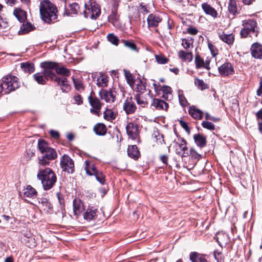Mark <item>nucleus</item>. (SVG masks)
<instances>
[{"label":"nucleus","instance_id":"39","mask_svg":"<svg viewBox=\"0 0 262 262\" xmlns=\"http://www.w3.org/2000/svg\"><path fill=\"white\" fill-rule=\"evenodd\" d=\"M116 116V113L111 109L106 108L103 113L104 118L107 121L115 119Z\"/></svg>","mask_w":262,"mask_h":262},{"label":"nucleus","instance_id":"26","mask_svg":"<svg viewBox=\"0 0 262 262\" xmlns=\"http://www.w3.org/2000/svg\"><path fill=\"white\" fill-rule=\"evenodd\" d=\"M178 56L182 60L185 61L190 62L193 59L192 53L189 50L187 51L180 50L178 53Z\"/></svg>","mask_w":262,"mask_h":262},{"label":"nucleus","instance_id":"64","mask_svg":"<svg viewBox=\"0 0 262 262\" xmlns=\"http://www.w3.org/2000/svg\"><path fill=\"white\" fill-rule=\"evenodd\" d=\"M71 9L72 10V13L76 14L77 13L78 5L76 3H73L70 5Z\"/></svg>","mask_w":262,"mask_h":262},{"label":"nucleus","instance_id":"47","mask_svg":"<svg viewBox=\"0 0 262 262\" xmlns=\"http://www.w3.org/2000/svg\"><path fill=\"white\" fill-rule=\"evenodd\" d=\"M97 180L101 184H104L105 182V179L102 172L97 170L94 174Z\"/></svg>","mask_w":262,"mask_h":262},{"label":"nucleus","instance_id":"9","mask_svg":"<svg viewBox=\"0 0 262 262\" xmlns=\"http://www.w3.org/2000/svg\"><path fill=\"white\" fill-rule=\"evenodd\" d=\"M174 147L176 153L177 155H181L183 157H186L188 155L186 141L183 138H179L174 142Z\"/></svg>","mask_w":262,"mask_h":262},{"label":"nucleus","instance_id":"61","mask_svg":"<svg viewBox=\"0 0 262 262\" xmlns=\"http://www.w3.org/2000/svg\"><path fill=\"white\" fill-rule=\"evenodd\" d=\"M138 10L140 12L145 14H147L149 12L147 7L146 5H144L143 4H140L139 8Z\"/></svg>","mask_w":262,"mask_h":262},{"label":"nucleus","instance_id":"44","mask_svg":"<svg viewBox=\"0 0 262 262\" xmlns=\"http://www.w3.org/2000/svg\"><path fill=\"white\" fill-rule=\"evenodd\" d=\"M228 10L233 14L237 12V6L235 0H230L228 4Z\"/></svg>","mask_w":262,"mask_h":262},{"label":"nucleus","instance_id":"41","mask_svg":"<svg viewBox=\"0 0 262 262\" xmlns=\"http://www.w3.org/2000/svg\"><path fill=\"white\" fill-rule=\"evenodd\" d=\"M55 70L57 74L63 75L64 76H68L70 74V71H69V70H68L64 67L58 66L57 63H56Z\"/></svg>","mask_w":262,"mask_h":262},{"label":"nucleus","instance_id":"50","mask_svg":"<svg viewBox=\"0 0 262 262\" xmlns=\"http://www.w3.org/2000/svg\"><path fill=\"white\" fill-rule=\"evenodd\" d=\"M50 160V159H48V158L43 155L39 159V168H40L41 166H45L48 165Z\"/></svg>","mask_w":262,"mask_h":262},{"label":"nucleus","instance_id":"46","mask_svg":"<svg viewBox=\"0 0 262 262\" xmlns=\"http://www.w3.org/2000/svg\"><path fill=\"white\" fill-rule=\"evenodd\" d=\"M135 99L137 103L141 105L142 106L144 107L147 104L146 99L141 96V94L136 95Z\"/></svg>","mask_w":262,"mask_h":262},{"label":"nucleus","instance_id":"55","mask_svg":"<svg viewBox=\"0 0 262 262\" xmlns=\"http://www.w3.org/2000/svg\"><path fill=\"white\" fill-rule=\"evenodd\" d=\"M123 42L125 47L133 51H137L136 45L134 42L126 40H123Z\"/></svg>","mask_w":262,"mask_h":262},{"label":"nucleus","instance_id":"32","mask_svg":"<svg viewBox=\"0 0 262 262\" xmlns=\"http://www.w3.org/2000/svg\"><path fill=\"white\" fill-rule=\"evenodd\" d=\"M97 209L94 208H88L84 213V219L86 220H91L97 215Z\"/></svg>","mask_w":262,"mask_h":262},{"label":"nucleus","instance_id":"40","mask_svg":"<svg viewBox=\"0 0 262 262\" xmlns=\"http://www.w3.org/2000/svg\"><path fill=\"white\" fill-rule=\"evenodd\" d=\"M50 147L48 146L47 142L43 140H39L38 142V148L41 153H44L49 149Z\"/></svg>","mask_w":262,"mask_h":262},{"label":"nucleus","instance_id":"58","mask_svg":"<svg viewBox=\"0 0 262 262\" xmlns=\"http://www.w3.org/2000/svg\"><path fill=\"white\" fill-rule=\"evenodd\" d=\"M118 15H117L116 12L113 11L112 14H111L109 17V21L114 24L115 21H116L118 19Z\"/></svg>","mask_w":262,"mask_h":262},{"label":"nucleus","instance_id":"14","mask_svg":"<svg viewBox=\"0 0 262 262\" xmlns=\"http://www.w3.org/2000/svg\"><path fill=\"white\" fill-rule=\"evenodd\" d=\"M252 57L257 59H262V45L258 43H254L250 48Z\"/></svg>","mask_w":262,"mask_h":262},{"label":"nucleus","instance_id":"51","mask_svg":"<svg viewBox=\"0 0 262 262\" xmlns=\"http://www.w3.org/2000/svg\"><path fill=\"white\" fill-rule=\"evenodd\" d=\"M202 126L207 129L213 130L215 129L214 125L210 122L204 121L202 122Z\"/></svg>","mask_w":262,"mask_h":262},{"label":"nucleus","instance_id":"21","mask_svg":"<svg viewBox=\"0 0 262 262\" xmlns=\"http://www.w3.org/2000/svg\"><path fill=\"white\" fill-rule=\"evenodd\" d=\"M83 210V204L81 201L79 199H74L73 201L74 214L78 216L82 212Z\"/></svg>","mask_w":262,"mask_h":262},{"label":"nucleus","instance_id":"3","mask_svg":"<svg viewBox=\"0 0 262 262\" xmlns=\"http://www.w3.org/2000/svg\"><path fill=\"white\" fill-rule=\"evenodd\" d=\"M18 78L15 76L7 75L2 79L1 85L5 93L15 91L19 87Z\"/></svg>","mask_w":262,"mask_h":262},{"label":"nucleus","instance_id":"54","mask_svg":"<svg viewBox=\"0 0 262 262\" xmlns=\"http://www.w3.org/2000/svg\"><path fill=\"white\" fill-rule=\"evenodd\" d=\"M179 100L180 104L182 106H186L188 104L186 98L182 93H179Z\"/></svg>","mask_w":262,"mask_h":262},{"label":"nucleus","instance_id":"22","mask_svg":"<svg viewBox=\"0 0 262 262\" xmlns=\"http://www.w3.org/2000/svg\"><path fill=\"white\" fill-rule=\"evenodd\" d=\"M202 8L204 12L209 15L213 18H216L217 16V12L214 8L212 7L210 5L207 3H204L202 4Z\"/></svg>","mask_w":262,"mask_h":262},{"label":"nucleus","instance_id":"43","mask_svg":"<svg viewBox=\"0 0 262 262\" xmlns=\"http://www.w3.org/2000/svg\"><path fill=\"white\" fill-rule=\"evenodd\" d=\"M42 154L44 156L51 160L55 159L57 156L56 151L52 148H50L47 151Z\"/></svg>","mask_w":262,"mask_h":262},{"label":"nucleus","instance_id":"12","mask_svg":"<svg viewBox=\"0 0 262 262\" xmlns=\"http://www.w3.org/2000/svg\"><path fill=\"white\" fill-rule=\"evenodd\" d=\"M116 92L112 91L101 90L99 93V96L102 99H104L106 102H113L116 98Z\"/></svg>","mask_w":262,"mask_h":262},{"label":"nucleus","instance_id":"4","mask_svg":"<svg viewBox=\"0 0 262 262\" xmlns=\"http://www.w3.org/2000/svg\"><path fill=\"white\" fill-rule=\"evenodd\" d=\"M85 9L84 15L86 18L96 19L100 14V9L95 2L90 1L89 4H85Z\"/></svg>","mask_w":262,"mask_h":262},{"label":"nucleus","instance_id":"27","mask_svg":"<svg viewBox=\"0 0 262 262\" xmlns=\"http://www.w3.org/2000/svg\"><path fill=\"white\" fill-rule=\"evenodd\" d=\"M13 14L20 22H24L27 19L26 11L20 8H15L13 11Z\"/></svg>","mask_w":262,"mask_h":262},{"label":"nucleus","instance_id":"45","mask_svg":"<svg viewBox=\"0 0 262 262\" xmlns=\"http://www.w3.org/2000/svg\"><path fill=\"white\" fill-rule=\"evenodd\" d=\"M195 84L201 90H204L208 88V85L203 80L196 79L194 81Z\"/></svg>","mask_w":262,"mask_h":262},{"label":"nucleus","instance_id":"36","mask_svg":"<svg viewBox=\"0 0 262 262\" xmlns=\"http://www.w3.org/2000/svg\"><path fill=\"white\" fill-rule=\"evenodd\" d=\"M33 29V27L32 25L30 23L27 22L21 25L18 31V34L20 35L25 34Z\"/></svg>","mask_w":262,"mask_h":262},{"label":"nucleus","instance_id":"49","mask_svg":"<svg viewBox=\"0 0 262 262\" xmlns=\"http://www.w3.org/2000/svg\"><path fill=\"white\" fill-rule=\"evenodd\" d=\"M108 40L114 45H118L119 39L118 37L113 33L108 34L107 36Z\"/></svg>","mask_w":262,"mask_h":262},{"label":"nucleus","instance_id":"30","mask_svg":"<svg viewBox=\"0 0 262 262\" xmlns=\"http://www.w3.org/2000/svg\"><path fill=\"white\" fill-rule=\"evenodd\" d=\"M127 153L129 157L137 159L139 158L140 152L136 145L129 146L127 149Z\"/></svg>","mask_w":262,"mask_h":262},{"label":"nucleus","instance_id":"18","mask_svg":"<svg viewBox=\"0 0 262 262\" xmlns=\"http://www.w3.org/2000/svg\"><path fill=\"white\" fill-rule=\"evenodd\" d=\"M195 67L197 69L204 68L207 70L210 69L209 67L210 60L207 59L205 61L199 55H196L195 58Z\"/></svg>","mask_w":262,"mask_h":262},{"label":"nucleus","instance_id":"13","mask_svg":"<svg viewBox=\"0 0 262 262\" xmlns=\"http://www.w3.org/2000/svg\"><path fill=\"white\" fill-rule=\"evenodd\" d=\"M219 72L222 76H228L232 75L234 73V69L229 62H225L218 68Z\"/></svg>","mask_w":262,"mask_h":262},{"label":"nucleus","instance_id":"59","mask_svg":"<svg viewBox=\"0 0 262 262\" xmlns=\"http://www.w3.org/2000/svg\"><path fill=\"white\" fill-rule=\"evenodd\" d=\"M200 254L197 252H192L190 254V259L192 262H198L199 257L200 256Z\"/></svg>","mask_w":262,"mask_h":262},{"label":"nucleus","instance_id":"23","mask_svg":"<svg viewBox=\"0 0 262 262\" xmlns=\"http://www.w3.org/2000/svg\"><path fill=\"white\" fill-rule=\"evenodd\" d=\"M37 192L36 190L31 185H27L24 189L23 197L35 198L37 196Z\"/></svg>","mask_w":262,"mask_h":262},{"label":"nucleus","instance_id":"53","mask_svg":"<svg viewBox=\"0 0 262 262\" xmlns=\"http://www.w3.org/2000/svg\"><path fill=\"white\" fill-rule=\"evenodd\" d=\"M75 87L77 90H80L83 89V84L82 81L78 79H75L72 78Z\"/></svg>","mask_w":262,"mask_h":262},{"label":"nucleus","instance_id":"25","mask_svg":"<svg viewBox=\"0 0 262 262\" xmlns=\"http://www.w3.org/2000/svg\"><path fill=\"white\" fill-rule=\"evenodd\" d=\"M137 92L142 94L146 90L145 83L141 79H137L135 81L133 86H132Z\"/></svg>","mask_w":262,"mask_h":262},{"label":"nucleus","instance_id":"62","mask_svg":"<svg viewBox=\"0 0 262 262\" xmlns=\"http://www.w3.org/2000/svg\"><path fill=\"white\" fill-rule=\"evenodd\" d=\"M74 99L75 103L79 105L82 103V99L80 95H77L74 96Z\"/></svg>","mask_w":262,"mask_h":262},{"label":"nucleus","instance_id":"15","mask_svg":"<svg viewBox=\"0 0 262 262\" xmlns=\"http://www.w3.org/2000/svg\"><path fill=\"white\" fill-rule=\"evenodd\" d=\"M123 109L126 114H132L134 113L136 110V106L130 97H127L124 103Z\"/></svg>","mask_w":262,"mask_h":262},{"label":"nucleus","instance_id":"52","mask_svg":"<svg viewBox=\"0 0 262 262\" xmlns=\"http://www.w3.org/2000/svg\"><path fill=\"white\" fill-rule=\"evenodd\" d=\"M125 75L127 83L131 87L133 86L136 80H134L132 74L130 73L125 71Z\"/></svg>","mask_w":262,"mask_h":262},{"label":"nucleus","instance_id":"37","mask_svg":"<svg viewBox=\"0 0 262 262\" xmlns=\"http://www.w3.org/2000/svg\"><path fill=\"white\" fill-rule=\"evenodd\" d=\"M108 82L107 77L105 75L100 74L97 79V84L100 87H105Z\"/></svg>","mask_w":262,"mask_h":262},{"label":"nucleus","instance_id":"34","mask_svg":"<svg viewBox=\"0 0 262 262\" xmlns=\"http://www.w3.org/2000/svg\"><path fill=\"white\" fill-rule=\"evenodd\" d=\"M94 130L97 135L103 136L106 134L107 129L104 124L98 123L94 127Z\"/></svg>","mask_w":262,"mask_h":262},{"label":"nucleus","instance_id":"24","mask_svg":"<svg viewBox=\"0 0 262 262\" xmlns=\"http://www.w3.org/2000/svg\"><path fill=\"white\" fill-rule=\"evenodd\" d=\"M151 105L159 110H164L166 111L168 107L167 103L159 99H154Z\"/></svg>","mask_w":262,"mask_h":262},{"label":"nucleus","instance_id":"16","mask_svg":"<svg viewBox=\"0 0 262 262\" xmlns=\"http://www.w3.org/2000/svg\"><path fill=\"white\" fill-rule=\"evenodd\" d=\"M38 207L43 210L45 212H49L52 209V205L49 200L46 198H38Z\"/></svg>","mask_w":262,"mask_h":262},{"label":"nucleus","instance_id":"29","mask_svg":"<svg viewBox=\"0 0 262 262\" xmlns=\"http://www.w3.org/2000/svg\"><path fill=\"white\" fill-rule=\"evenodd\" d=\"M189 113L195 119H201L203 118V112L194 106L190 107Z\"/></svg>","mask_w":262,"mask_h":262},{"label":"nucleus","instance_id":"57","mask_svg":"<svg viewBox=\"0 0 262 262\" xmlns=\"http://www.w3.org/2000/svg\"><path fill=\"white\" fill-rule=\"evenodd\" d=\"M190 155L191 157L198 161L201 158V155L199 154L194 149H190Z\"/></svg>","mask_w":262,"mask_h":262},{"label":"nucleus","instance_id":"10","mask_svg":"<svg viewBox=\"0 0 262 262\" xmlns=\"http://www.w3.org/2000/svg\"><path fill=\"white\" fill-rule=\"evenodd\" d=\"M126 130L129 138L135 140L139 136V130L138 126L136 123L129 122L126 126Z\"/></svg>","mask_w":262,"mask_h":262},{"label":"nucleus","instance_id":"11","mask_svg":"<svg viewBox=\"0 0 262 262\" xmlns=\"http://www.w3.org/2000/svg\"><path fill=\"white\" fill-rule=\"evenodd\" d=\"M162 18L159 14H150L147 18V27L149 29L156 28L162 21Z\"/></svg>","mask_w":262,"mask_h":262},{"label":"nucleus","instance_id":"1","mask_svg":"<svg viewBox=\"0 0 262 262\" xmlns=\"http://www.w3.org/2000/svg\"><path fill=\"white\" fill-rule=\"evenodd\" d=\"M39 11L42 20L46 23H52L57 19V8L49 0L40 1Z\"/></svg>","mask_w":262,"mask_h":262},{"label":"nucleus","instance_id":"19","mask_svg":"<svg viewBox=\"0 0 262 262\" xmlns=\"http://www.w3.org/2000/svg\"><path fill=\"white\" fill-rule=\"evenodd\" d=\"M215 238L221 246L226 245L229 242L228 235L223 232H219L215 235Z\"/></svg>","mask_w":262,"mask_h":262},{"label":"nucleus","instance_id":"2","mask_svg":"<svg viewBox=\"0 0 262 262\" xmlns=\"http://www.w3.org/2000/svg\"><path fill=\"white\" fill-rule=\"evenodd\" d=\"M37 179L41 182L44 190L51 189L55 184L57 178L54 172L49 168H39L37 174Z\"/></svg>","mask_w":262,"mask_h":262},{"label":"nucleus","instance_id":"33","mask_svg":"<svg viewBox=\"0 0 262 262\" xmlns=\"http://www.w3.org/2000/svg\"><path fill=\"white\" fill-rule=\"evenodd\" d=\"M84 164L85 170L88 175H94L95 173L98 170L96 169L95 165L93 163H91L89 161H85Z\"/></svg>","mask_w":262,"mask_h":262},{"label":"nucleus","instance_id":"8","mask_svg":"<svg viewBox=\"0 0 262 262\" xmlns=\"http://www.w3.org/2000/svg\"><path fill=\"white\" fill-rule=\"evenodd\" d=\"M60 166L63 171L72 173L74 170V164L72 159L64 155L60 160Z\"/></svg>","mask_w":262,"mask_h":262},{"label":"nucleus","instance_id":"42","mask_svg":"<svg viewBox=\"0 0 262 262\" xmlns=\"http://www.w3.org/2000/svg\"><path fill=\"white\" fill-rule=\"evenodd\" d=\"M20 67L24 72L29 73H31L34 71V65L28 62L21 63Z\"/></svg>","mask_w":262,"mask_h":262},{"label":"nucleus","instance_id":"28","mask_svg":"<svg viewBox=\"0 0 262 262\" xmlns=\"http://www.w3.org/2000/svg\"><path fill=\"white\" fill-rule=\"evenodd\" d=\"M193 139L197 146L200 147H204L206 144V139L202 134H195L193 136Z\"/></svg>","mask_w":262,"mask_h":262},{"label":"nucleus","instance_id":"5","mask_svg":"<svg viewBox=\"0 0 262 262\" xmlns=\"http://www.w3.org/2000/svg\"><path fill=\"white\" fill-rule=\"evenodd\" d=\"M256 23L253 20H248L243 21V28L241 31V35L243 37H247L248 35L252 36V34H255V29Z\"/></svg>","mask_w":262,"mask_h":262},{"label":"nucleus","instance_id":"17","mask_svg":"<svg viewBox=\"0 0 262 262\" xmlns=\"http://www.w3.org/2000/svg\"><path fill=\"white\" fill-rule=\"evenodd\" d=\"M220 39L228 45H232L234 41V35L232 34H226L224 32H218Z\"/></svg>","mask_w":262,"mask_h":262},{"label":"nucleus","instance_id":"31","mask_svg":"<svg viewBox=\"0 0 262 262\" xmlns=\"http://www.w3.org/2000/svg\"><path fill=\"white\" fill-rule=\"evenodd\" d=\"M163 92L162 97L167 100H170L172 99V91L170 87L168 86H163L160 89Z\"/></svg>","mask_w":262,"mask_h":262},{"label":"nucleus","instance_id":"60","mask_svg":"<svg viewBox=\"0 0 262 262\" xmlns=\"http://www.w3.org/2000/svg\"><path fill=\"white\" fill-rule=\"evenodd\" d=\"M208 47L213 57H215L218 54V50L211 43L208 44Z\"/></svg>","mask_w":262,"mask_h":262},{"label":"nucleus","instance_id":"20","mask_svg":"<svg viewBox=\"0 0 262 262\" xmlns=\"http://www.w3.org/2000/svg\"><path fill=\"white\" fill-rule=\"evenodd\" d=\"M54 81L56 82L61 86L63 92H67L70 90V86L68 84L67 79L66 78H60L55 77Z\"/></svg>","mask_w":262,"mask_h":262},{"label":"nucleus","instance_id":"35","mask_svg":"<svg viewBox=\"0 0 262 262\" xmlns=\"http://www.w3.org/2000/svg\"><path fill=\"white\" fill-rule=\"evenodd\" d=\"M33 77L35 80L40 84H45L48 80V79L46 77L44 74L41 72L37 73L33 75Z\"/></svg>","mask_w":262,"mask_h":262},{"label":"nucleus","instance_id":"38","mask_svg":"<svg viewBox=\"0 0 262 262\" xmlns=\"http://www.w3.org/2000/svg\"><path fill=\"white\" fill-rule=\"evenodd\" d=\"M193 40L191 37H188L187 38H184L182 39V46L186 50H189L190 49L193 48Z\"/></svg>","mask_w":262,"mask_h":262},{"label":"nucleus","instance_id":"48","mask_svg":"<svg viewBox=\"0 0 262 262\" xmlns=\"http://www.w3.org/2000/svg\"><path fill=\"white\" fill-rule=\"evenodd\" d=\"M157 62L159 64H165L167 63L168 59L162 54L155 55Z\"/></svg>","mask_w":262,"mask_h":262},{"label":"nucleus","instance_id":"7","mask_svg":"<svg viewBox=\"0 0 262 262\" xmlns=\"http://www.w3.org/2000/svg\"><path fill=\"white\" fill-rule=\"evenodd\" d=\"M89 102L92 106L90 110V112L94 115L99 116L100 115V109L102 107L103 103L101 102L100 100L97 97H94L91 95L88 97Z\"/></svg>","mask_w":262,"mask_h":262},{"label":"nucleus","instance_id":"6","mask_svg":"<svg viewBox=\"0 0 262 262\" xmlns=\"http://www.w3.org/2000/svg\"><path fill=\"white\" fill-rule=\"evenodd\" d=\"M56 66V62L51 61H45L40 63V67L43 69L42 72L48 79L50 78L54 80L56 77L53 72V70H55Z\"/></svg>","mask_w":262,"mask_h":262},{"label":"nucleus","instance_id":"63","mask_svg":"<svg viewBox=\"0 0 262 262\" xmlns=\"http://www.w3.org/2000/svg\"><path fill=\"white\" fill-rule=\"evenodd\" d=\"M187 32L191 35H195L198 33V30L194 27H189L187 29Z\"/></svg>","mask_w":262,"mask_h":262},{"label":"nucleus","instance_id":"56","mask_svg":"<svg viewBox=\"0 0 262 262\" xmlns=\"http://www.w3.org/2000/svg\"><path fill=\"white\" fill-rule=\"evenodd\" d=\"M256 116L257 117L259 130L262 134V111H258L256 114Z\"/></svg>","mask_w":262,"mask_h":262}]
</instances>
